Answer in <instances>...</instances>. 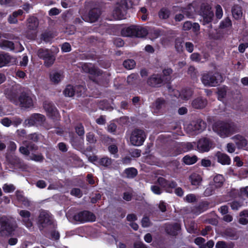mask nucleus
<instances>
[{
  "instance_id": "nucleus-5",
  "label": "nucleus",
  "mask_w": 248,
  "mask_h": 248,
  "mask_svg": "<svg viewBox=\"0 0 248 248\" xmlns=\"http://www.w3.org/2000/svg\"><path fill=\"white\" fill-rule=\"evenodd\" d=\"M128 5L126 0H119L116 3L112 12L114 19L121 20L125 18Z\"/></svg>"
},
{
  "instance_id": "nucleus-24",
  "label": "nucleus",
  "mask_w": 248,
  "mask_h": 248,
  "mask_svg": "<svg viewBox=\"0 0 248 248\" xmlns=\"http://www.w3.org/2000/svg\"><path fill=\"white\" fill-rule=\"evenodd\" d=\"M82 69L85 72L89 73L92 75L98 76L101 74L100 71L91 64H84L82 66Z\"/></svg>"
},
{
  "instance_id": "nucleus-38",
  "label": "nucleus",
  "mask_w": 248,
  "mask_h": 248,
  "mask_svg": "<svg viewBox=\"0 0 248 248\" xmlns=\"http://www.w3.org/2000/svg\"><path fill=\"white\" fill-rule=\"evenodd\" d=\"M55 60V56L52 54V53L44 59V64L47 67L51 66Z\"/></svg>"
},
{
  "instance_id": "nucleus-40",
  "label": "nucleus",
  "mask_w": 248,
  "mask_h": 248,
  "mask_svg": "<svg viewBox=\"0 0 248 248\" xmlns=\"http://www.w3.org/2000/svg\"><path fill=\"white\" fill-rule=\"evenodd\" d=\"M136 65L135 62L133 60L128 59L125 60L123 62L124 66L127 69H133Z\"/></svg>"
},
{
  "instance_id": "nucleus-15",
  "label": "nucleus",
  "mask_w": 248,
  "mask_h": 248,
  "mask_svg": "<svg viewBox=\"0 0 248 248\" xmlns=\"http://www.w3.org/2000/svg\"><path fill=\"white\" fill-rule=\"evenodd\" d=\"M170 90L171 89H169V92L170 93L171 95H174L176 97L179 96L181 99L184 100H187L189 99L193 94L192 90L189 88L184 89L181 93L177 90H173L172 91L173 93H171Z\"/></svg>"
},
{
  "instance_id": "nucleus-17",
  "label": "nucleus",
  "mask_w": 248,
  "mask_h": 248,
  "mask_svg": "<svg viewBox=\"0 0 248 248\" xmlns=\"http://www.w3.org/2000/svg\"><path fill=\"white\" fill-rule=\"evenodd\" d=\"M201 14L206 23L210 22L214 16V13L211 10V7L208 4L203 5L202 6Z\"/></svg>"
},
{
  "instance_id": "nucleus-26",
  "label": "nucleus",
  "mask_w": 248,
  "mask_h": 248,
  "mask_svg": "<svg viewBox=\"0 0 248 248\" xmlns=\"http://www.w3.org/2000/svg\"><path fill=\"white\" fill-rule=\"evenodd\" d=\"M216 156L217 158V161L222 165H229L231 163V159L226 154L217 152Z\"/></svg>"
},
{
  "instance_id": "nucleus-54",
  "label": "nucleus",
  "mask_w": 248,
  "mask_h": 248,
  "mask_svg": "<svg viewBox=\"0 0 248 248\" xmlns=\"http://www.w3.org/2000/svg\"><path fill=\"white\" fill-rule=\"evenodd\" d=\"M0 123L3 125L9 127L12 124V121L10 120L8 118L5 117L1 120Z\"/></svg>"
},
{
  "instance_id": "nucleus-22",
  "label": "nucleus",
  "mask_w": 248,
  "mask_h": 248,
  "mask_svg": "<svg viewBox=\"0 0 248 248\" xmlns=\"http://www.w3.org/2000/svg\"><path fill=\"white\" fill-rule=\"evenodd\" d=\"M189 180L192 186H198L201 185L202 178L200 174L193 172L189 176Z\"/></svg>"
},
{
  "instance_id": "nucleus-42",
  "label": "nucleus",
  "mask_w": 248,
  "mask_h": 248,
  "mask_svg": "<svg viewBox=\"0 0 248 248\" xmlns=\"http://www.w3.org/2000/svg\"><path fill=\"white\" fill-rule=\"evenodd\" d=\"M17 198L18 200L20 202L25 206L28 207L30 205V201L26 197L21 194H17Z\"/></svg>"
},
{
  "instance_id": "nucleus-50",
  "label": "nucleus",
  "mask_w": 248,
  "mask_h": 248,
  "mask_svg": "<svg viewBox=\"0 0 248 248\" xmlns=\"http://www.w3.org/2000/svg\"><path fill=\"white\" fill-rule=\"evenodd\" d=\"M223 16V11L220 5H217L216 7V16L218 19H220Z\"/></svg>"
},
{
  "instance_id": "nucleus-51",
  "label": "nucleus",
  "mask_w": 248,
  "mask_h": 248,
  "mask_svg": "<svg viewBox=\"0 0 248 248\" xmlns=\"http://www.w3.org/2000/svg\"><path fill=\"white\" fill-rule=\"evenodd\" d=\"M5 193H10L14 191L15 187L13 185L5 184L2 187Z\"/></svg>"
},
{
  "instance_id": "nucleus-59",
  "label": "nucleus",
  "mask_w": 248,
  "mask_h": 248,
  "mask_svg": "<svg viewBox=\"0 0 248 248\" xmlns=\"http://www.w3.org/2000/svg\"><path fill=\"white\" fill-rule=\"evenodd\" d=\"M185 200L188 202H192L196 201V196L192 194L187 195L185 198Z\"/></svg>"
},
{
  "instance_id": "nucleus-10",
  "label": "nucleus",
  "mask_w": 248,
  "mask_h": 248,
  "mask_svg": "<svg viewBox=\"0 0 248 248\" xmlns=\"http://www.w3.org/2000/svg\"><path fill=\"white\" fill-rule=\"evenodd\" d=\"M75 221L79 223H85L87 222H93L95 220V215L89 211H84L79 212L74 216Z\"/></svg>"
},
{
  "instance_id": "nucleus-4",
  "label": "nucleus",
  "mask_w": 248,
  "mask_h": 248,
  "mask_svg": "<svg viewBox=\"0 0 248 248\" xmlns=\"http://www.w3.org/2000/svg\"><path fill=\"white\" fill-rule=\"evenodd\" d=\"M122 34L124 36H135L142 38L148 34V30L145 27L142 26H131L124 29Z\"/></svg>"
},
{
  "instance_id": "nucleus-58",
  "label": "nucleus",
  "mask_w": 248,
  "mask_h": 248,
  "mask_svg": "<svg viewBox=\"0 0 248 248\" xmlns=\"http://www.w3.org/2000/svg\"><path fill=\"white\" fill-rule=\"evenodd\" d=\"M62 50L64 52H68L71 51V46L68 43H65L62 46Z\"/></svg>"
},
{
  "instance_id": "nucleus-3",
  "label": "nucleus",
  "mask_w": 248,
  "mask_h": 248,
  "mask_svg": "<svg viewBox=\"0 0 248 248\" xmlns=\"http://www.w3.org/2000/svg\"><path fill=\"white\" fill-rule=\"evenodd\" d=\"M16 225L15 221L5 217L0 218V234L1 236H7L12 234Z\"/></svg>"
},
{
  "instance_id": "nucleus-16",
  "label": "nucleus",
  "mask_w": 248,
  "mask_h": 248,
  "mask_svg": "<svg viewBox=\"0 0 248 248\" xmlns=\"http://www.w3.org/2000/svg\"><path fill=\"white\" fill-rule=\"evenodd\" d=\"M157 182L159 185L165 189L166 192L171 193L172 189L177 186L176 183L174 181H169L163 177H159Z\"/></svg>"
},
{
  "instance_id": "nucleus-2",
  "label": "nucleus",
  "mask_w": 248,
  "mask_h": 248,
  "mask_svg": "<svg viewBox=\"0 0 248 248\" xmlns=\"http://www.w3.org/2000/svg\"><path fill=\"white\" fill-rule=\"evenodd\" d=\"M213 129L220 137L225 138L236 132L238 129L233 123L218 121L215 123Z\"/></svg>"
},
{
  "instance_id": "nucleus-7",
  "label": "nucleus",
  "mask_w": 248,
  "mask_h": 248,
  "mask_svg": "<svg viewBox=\"0 0 248 248\" xmlns=\"http://www.w3.org/2000/svg\"><path fill=\"white\" fill-rule=\"evenodd\" d=\"M206 126V123L204 121L198 120L186 125L185 128L188 134L193 135L201 132L205 128Z\"/></svg>"
},
{
  "instance_id": "nucleus-25",
  "label": "nucleus",
  "mask_w": 248,
  "mask_h": 248,
  "mask_svg": "<svg viewBox=\"0 0 248 248\" xmlns=\"http://www.w3.org/2000/svg\"><path fill=\"white\" fill-rule=\"evenodd\" d=\"M232 140L235 142L238 148H243L247 144L246 139L240 135H237L232 137Z\"/></svg>"
},
{
  "instance_id": "nucleus-23",
  "label": "nucleus",
  "mask_w": 248,
  "mask_h": 248,
  "mask_svg": "<svg viewBox=\"0 0 248 248\" xmlns=\"http://www.w3.org/2000/svg\"><path fill=\"white\" fill-rule=\"evenodd\" d=\"M163 79L161 76L158 74L153 75L148 80V84L151 86L156 87L159 86L162 82Z\"/></svg>"
},
{
  "instance_id": "nucleus-34",
  "label": "nucleus",
  "mask_w": 248,
  "mask_h": 248,
  "mask_svg": "<svg viewBox=\"0 0 248 248\" xmlns=\"http://www.w3.org/2000/svg\"><path fill=\"white\" fill-rule=\"evenodd\" d=\"M183 162L186 165H192L196 163L197 161V157L196 155H186L183 158Z\"/></svg>"
},
{
  "instance_id": "nucleus-41",
  "label": "nucleus",
  "mask_w": 248,
  "mask_h": 248,
  "mask_svg": "<svg viewBox=\"0 0 248 248\" xmlns=\"http://www.w3.org/2000/svg\"><path fill=\"white\" fill-rule=\"evenodd\" d=\"M54 35L52 33L50 32H46L44 33L42 35V39L46 43L50 42L53 38L54 37Z\"/></svg>"
},
{
  "instance_id": "nucleus-56",
  "label": "nucleus",
  "mask_w": 248,
  "mask_h": 248,
  "mask_svg": "<svg viewBox=\"0 0 248 248\" xmlns=\"http://www.w3.org/2000/svg\"><path fill=\"white\" fill-rule=\"evenodd\" d=\"M71 195L78 198L81 197L82 195L80 189L77 188L72 189V190L71 191Z\"/></svg>"
},
{
  "instance_id": "nucleus-57",
  "label": "nucleus",
  "mask_w": 248,
  "mask_h": 248,
  "mask_svg": "<svg viewBox=\"0 0 248 248\" xmlns=\"http://www.w3.org/2000/svg\"><path fill=\"white\" fill-rule=\"evenodd\" d=\"M242 205V203L237 201H234L231 203V207L232 210H238Z\"/></svg>"
},
{
  "instance_id": "nucleus-35",
  "label": "nucleus",
  "mask_w": 248,
  "mask_h": 248,
  "mask_svg": "<svg viewBox=\"0 0 248 248\" xmlns=\"http://www.w3.org/2000/svg\"><path fill=\"white\" fill-rule=\"evenodd\" d=\"M36 149V147H35L34 144H30L27 146L26 147L22 146L19 148L20 152L24 155H28L30 153V150Z\"/></svg>"
},
{
  "instance_id": "nucleus-45",
  "label": "nucleus",
  "mask_w": 248,
  "mask_h": 248,
  "mask_svg": "<svg viewBox=\"0 0 248 248\" xmlns=\"http://www.w3.org/2000/svg\"><path fill=\"white\" fill-rule=\"evenodd\" d=\"M205 241V239L202 237H198L195 240V243L199 246L200 248H206Z\"/></svg>"
},
{
  "instance_id": "nucleus-8",
  "label": "nucleus",
  "mask_w": 248,
  "mask_h": 248,
  "mask_svg": "<svg viewBox=\"0 0 248 248\" xmlns=\"http://www.w3.org/2000/svg\"><path fill=\"white\" fill-rule=\"evenodd\" d=\"M146 136L144 131L141 129H135L131 133L130 141L131 144L139 146L143 143Z\"/></svg>"
},
{
  "instance_id": "nucleus-33",
  "label": "nucleus",
  "mask_w": 248,
  "mask_h": 248,
  "mask_svg": "<svg viewBox=\"0 0 248 248\" xmlns=\"http://www.w3.org/2000/svg\"><path fill=\"white\" fill-rule=\"evenodd\" d=\"M165 106V101L162 99H158L153 104L154 112L157 113L158 112Z\"/></svg>"
},
{
  "instance_id": "nucleus-18",
  "label": "nucleus",
  "mask_w": 248,
  "mask_h": 248,
  "mask_svg": "<svg viewBox=\"0 0 248 248\" xmlns=\"http://www.w3.org/2000/svg\"><path fill=\"white\" fill-rule=\"evenodd\" d=\"M45 120L44 115L40 114H34L32 115L28 119L25 121V123L29 126L38 124L42 123Z\"/></svg>"
},
{
  "instance_id": "nucleus-60",
  "label": "nucleus",
  "mask_w": 248,
  "mask_h": 248,
  "mask_svg": "<svg viewBox=\"0 0 248 248\" xmlns=\"http://www.w3.org/2000/svg\"><path fill=\"white\" fill-rule=\"evenodd\" d=\"M15 50L16 52H21L24 50V47L19 42H16L15 44Z\"/></svg>"
},
{
  "instance_id": "nucleus-19",
  "label": "nucleus",
  "mask_w": 248,
  "mask_h": 248,
  "mask_svg": "<svg viewBox=\"0 0 248 248\" xmlns=\"http://www.w3.org/2000/svg\"><path fill=\"white\" fill-rule=\"evenodd\" d=\"M100 15V11L98 9L91 10L87 15L82 16V19L86 22L93 23L96 21Z\"/></svg>"
},
{
  "instance_id": "nucleus-62",
  "label": "nucleus",
  "mask_w": 248,
  "mask_h": 248,
  "mask_svg": "<svg viewBox=\"0 0 248 248\" xmlns=\"http://www.w3.org/2000/svg\"><path fill=\"white\" fill-rule=\"evenodd\" d=\"M183 145L186 147V149L184 150L185 152L193 149L194 147L196 146V143L195 142H187L184 143Z\"/></svg>"
},
{
  "instance_id": "nucleus-49",
  "label": "nucleus",
  "mask_w": 248,
  "mask_h": 248,
  "mask_svg": "<svg viewBox=\"0 0 248 248\" xmlns=\"http://www.w3.org/2000/svg\"><path fill=\"white\" fill-rule=\"evenodd\" d=\"M232 26L231 20L229 18H225L221 23L220 26L222 28L229 27Z\"/></svg>"
},
{
  "instance_id": "nucleus-46",
  "label": "nucleus",
  "mask_w": 248,
  "mask_h": 248,
  "mask_svg": "<svg viewBox=\"0 0 248 248\" xmlns=\"http://www.w3.org/2000/svg\"><path fill=\"white\" fill-rule=\"evenodd\" d=\"M203 211V210L201 208V205H199V206H194L191 208L190 210L189 211L191 213L195 216L199 215Z\"/></svg>"
},
{
  "instance_id": "nucleus-37",
  "label": "nucleus",
  "mask_w": 248,
  "mask_h": 248,
  "mask_svg": "<svg viewBox=\"0 0 248 248\" xmlns=\"http://www.w3.org/2000/svg\"><path fill=\"white\" fill-rule=\"evenodd\" d=\"M51 53L46 49H40L38 50L37 55L38 57L44 60Z\"/></svg>"
},
{
  "instance_id": "nucleus-27",
  "label": "nucleus",
  "mask_w": 248,
  "mask_h": 248,
  "mask_svg": "<svg viewBox=\"0 0 248 248\" xmlns=\"http://www.w3.org/2000/svg\"><path fill=\"white\" fill-rule=\"evenodd\" d=\"M180 229V224L176 223L173 225L168 224L166 226V231L168 234L175 235Z\"/></svg>"
},
{
  "instance_id": "nucleus-30",
  "label": "nucleus",
  "mask_w": 248,
  "mask_h": 248,
  "mask_svg": "<svg viewBox=\"0 0 248 248\" xmlns=\"http://www.w3.org/2000/svg\"><path fill=\"white\" fill-rule=\"evenodd\" d=\"M63 78V73L61 71L54 72L50 74V80L55 84L58 83Z\"/></svg>"
},
{
  "instance_id": "nucleus-36",
  "label": "nucleus",
  "mask_w": 248,
  "mask_h": 248,
  "mask_svg": "<svg viewBox=\"0 0 248 248\" xmlns=\"http://www.w3.org/2000/svg\"><path fill=\"white\" fill-rule=\"evenodd\" d=\"M10 60V57L7 54H0V67L8 64Z\"/></svg>"
},
{
  "instance_id": "nucleus-39",
  "label": "nucleus",
  "mask_w": 248,
  "mask_h": 248,
  "mask_svg": "<svg viewBox=\"0 0 248 248\" xmlns=\"http://www.w3.org/2000/svg\"><path fill=\"white\" fill-rule=\"evenodd\" d=\"M124 173L128 178H133L137 174V170L134 168H130L125 169Z\"/></svg>"
},
{
  "instance_id": "nucleus-61",
  "label": "nucleus",
  "mask_w": 248,
  "mask_h": 248,
  "mask_svg": "<svg viewBox=\"0 0 248 248\" xmlns=\"http://www.w3.org/2000/svg\"><path fill=\"white\" fill-rule=\"evenodd\" d=\"M217 248H231V247L227 245V244L223 241L218 242L216 245Z\"/></svg>"
},
{
  "instance_id": "nucleus-52",
  "label": "nucleus",
  "mask_w": 248,
  "mask_h": 248,
  "mask_svg": "<svg viewBox=\"0 0 248 248\" xmlns=\"http://www.w3.org/2000/svg\"><path fill=\"white\" fill-rule=\"evenodd\" d=\"M182 42L183 41L181 39H176L175 41V47L178 52H181L183 50Z\"/></svg>"
},
{
  "instance_id": "nucleus-63",
  "label": "nucleus",
  "mask_w": 248,
  "mask_h": 248,
  "mask_svg": "<svg viewBox=\"0 0 248 248\" xmlns=\"http://www.w3.org/2000/svg\"><path fill=\"white\" fill-rule=\"evenodd\" d=\"M151 188L153 192L155 194L159 195L162 193V190L158 186H152Z\"/></svg>"
},
{
  "instance_id": "nucleus-31",
  "label": "nucleus",
  "mask_w": 248,
  "mask_h": 248,
  "mask_svg": "<svg viewBox=\"0 0 248 248\" xmlns=\"http://www.w3.org/2000/svg\"><path fill=\"white\" fill-rule=\"evenodd\" d=\"M0 47L2 49H15V44L12 42L0 38Z\"/></svg>"
},
{
  "instance_id": "nucleus-29",
  "label": "nucleus",
  "mask_w": 248,
  "mask_h": 248,
  "mask_svg": "<svg viewBox=\"0 0 248 248\" xmlns=\"http://www.w3.org/2000/svg\"><path fill=\"white\" fill-rule=\"evenodd\" d=\"M206 100L202 97H199L195 99L193 101L192 103L193 107L197 109L203 108L206 106Z\"/></svg>"
},
{
  "instance_id": "nucleus-14",
  "label": "nucleus",
  "mask_w": 248,
  "mask_h": 248,
  "mask_svg": "<svg viewBox=\"0 0 248 248\" xmlns=\"http://www.w3.org/2000/svg\"><path fill=\"white\" fill-rule=\"evenodd\" d=\"M16 149V145L14 142L11 141L8 147V153L6 155L7 161L10 164L15 165L19 162V159L12 153Z\"/></svg>"
},
{
  "instance_id": "nucleus-28",
  "label": "nucleus",
  "mask_w": 248,
  "mask_h": 248,
  "mask_svg": "<svg viewBox=\"0 0 248 248\" xmlns=\"http://www.w3.org/2000/svg\"><path fill=\"white\" fill-rule=\"evenodd\" d=\"M225 179L221 174H216L213 178V182L212 184L215 188H218L221 187L224 184Z\"/></svg>"
},
{
  "instance_id": "nucleus-44",
  "label": "nucleus",
  "mask_w": 248,
  "mask_h": 248,
  "mask_svg": "<svg viewBox=\"0 0 248 248\" xmlns=\"http://www.w3.org/2000/svg\"><path fill=\"white\" fill-rule=\"evenodd\" d=\"M172 70L170 68H167L163 70V76L161 78L163 79V81L170 79L169 76L172 73Z\"/></svg>"
},
{
  "instance_id": "nucleus-47",
  "label": "nucleus",
  "mask_w": 248,
  "mask_h": 248,
  "mask_svg": "<svg viewBox=\"0 0 248 248\" xmlns=\"http://www.w3.org/2000/svg\"><path fill=\"white\" fill-rule=\"evenodd\" d=\"M99 163L102 166L107 167L111 164V160L108 157H103L99 160Z\"/></svg>"
},
{
  "instance_id": "nucleus-53",
  "label": "nucleus",
  "mask_w": 248,
  "mask_h": 248,
  "mask_svg": "<svg viewBox=\"0 0 248 248\" xmlns=\"http://www.w3.org/2000/svg\"><path fill=\"white\" fill-rule=\"evenodd\" d=\"M86 140L89 142L91 143H94L96 141V140L95 138L94 135L90 132L87 133L86 135Z\"/></svg>"
},
{
  "instance_id": "nucleus-12",
  "label": "nucleus",
  "mask_w": 248,
  "mask_h": 248,
  "mask_svg": "<svg viewBox=\"0 0 248 248\" xmlns=\"http://www.w3.org/2000/svg\"><path fill=\"white\" fill-rule=\"evenodd\" d=\"M44 108L49 117L53 119L57 120L60 116L59 113L54 105L51 102L46 101L44 103Z\"/></svg>"
},
{
  "instance_id": "nucleus-32",
  "label": "nucleus",
  "mask_w": 248,
  "mask_h": 248,
  "mask_svg": "<svg viewBox=\"0 0 248 248\" xmlns=\"http://www.w3.org/2000/svg\"><path fill=\"white\" fill-rule=\"evenodd\" d=\"M232 16L236 19H239L242 16L241 8L238 5H234L232 8Z\"/></svg>"
},
{
  "instance_id": "nucleus-64",
  "label": "nucleus",
  "mask_w": 248,
  "mask_h": 248,
  "mask_svg": "<svg viewBox=\"0 0 248 248\" xmlns=\"http://www.w3.org/2000/svg\"><path fill=\"white\" fill-rule=\"evenodd\" d=\"M141 224L143 227H149L150 225V221L148 217H144L141 221Z\"/></svg>"
},
{
  "instance_id": "nucleus-9",
  "label": "nucleus",
  "mask_w": 248,
  "mask_h": 248,
  "mask_svg": "<svg viewBox=\"0 0 248 248\" xmlns=\"http://www.w3.org/2000/svg\"><path fill=\"white\" fill-rule=\"evenodd\" d=\"M38 21L35 17H31L28 19V32L27 36L29 39H34L36 36V30L38 26Z\"/></svg>"
},
{
  "instance_id": "nucleus-21",
  "label": "nucleus",
  "mask_w": 248,
  "mask_h": 248,
  "mask_svg": "<svg viewBox=\"0 0 248 248\" xmlns=\"http://www.w3.org/2000/svg\"><path fill=\"white\" fill-rule=\"evenodd\" d=\"M197 149L200 152L209 151L211 147V142L206 138L200 140L197 144Z\"/></svg>"
},
{
  "instance_id": "nucleus-11",
  "label": "nucleus",
  "mask_w": 248,
  "mask_h": 248,
  "mask_svg": "<svg viewBox=\"0 0 248 248\" xmlns=\"http://www.w3.org/2000/svg\"><path fill=\"white\" fill-rule=\"evenodd\" d=\"M85 91V88L83 86H77L74 87L71 85H67L63 91V93L66 96L72 97L75 94L77 96H80Z\"/></svg>"
},
{
  "instance_id": "nucleus-6",
  "label": "nucleus",
  "mask_w": 248,
  "mask_h": 248,
  "mask_svg": "<svg viewBox=\"0 0 248 248\" xmlns=\"http://www.w3.org/2000/svg\"><path fill=\"white\" fill-rule=\"evenodd\" d=\"M222 81V77L218 73L214 74L211 73L204 74L202 78V81L205 86H216Z\"/></svg>"
},
{
  "instance_id": "nucleus-43",
  "label": "nucleus",
  "mask_w": 248,
  "mask_h": 248,
  "mask_svg": "<svg viewBox=\"0 0 248 248\" xmlns=\"http://www.w3.org/2000/svg\"><path fill=\"white\" fill-rule=\"evenodd\" d=\"M170 14V11L168 9L162 8L159 12L158 15L160 18L167 19L169 17Z\"/></svg>"
},
{
  "instance_id": "nucleus-20",
  "label": "nucleus",
  "mask_w": 248,
  "mask_h": 248,
  "mask_svg": "<svg viewBox=\"0 0 248 248\" xmlns=\"http://www.w3.org/2000/svg\"><path fill=\"white\" fill-rule=\"evenodd\" d=\"M20 216L22 218L23 224L29 229L31 230L32 227V223L30 219L31 213L27 210H20L19 212Z\"/></svg>"
},
{
  "instance_id": "nucleus-1",
  "label": "nucleus",
  "mask_w": 248,
  "mask_h": 248,
  "mask_svg": "<svg viewBox=\"0 0 248 248\" xmlns=\"http://www.w3.org/2000/svg\"><path fill=\"white\" fill-rule=\"evenodd\" d=\"M6 97L16 105L22 108H30L33 106L34 96L27 93H22L17 99V92L14 88L5 92Z\"/></svg>"
},
{
  "instance_id": "nucleus-48",
  "label": "nucleus",
  "mask_w": 248,
  "mask_h": 248,
  "mask_svg": "<svg viewBox=\"0 0 248 248\" xmlns=\"http://www.w3.org/2000/svg\"><path fill=\"white\" fill-rule=\"evenodd\" d=\"M215 187L211 184L209 187H207L204 192V194L205 196H209L213 194L215 190Z\"/></svg>"
},
{
  "instance_id": "nucleus-55",
  "label": "nucleus",
  "mask_w": 248,
  "mask_h": 248,
  "mask_svg": "<svg viewBox=\"0 0 248 248\" xmlns=\"http://www.w3.org/2000/svg\"><path fill=\"white\" fill-rule=\"evenodd\" d=\"M76 131L79 136H82L84 134V127L81 124H79L76 127Z\"/></svg>"
},
{
  "instance_id": "nucleus-13",
  "label": "nucleus",
  "mask_w": 248,
  "mask_h": 248,
  "mask_svg": "<svg viewBox=\"0 0 248 248\" xmlns=\"http://www.w3.org/2000/svg\"><path fill=\"white\" fill-rule=\"evenodd\" d=\"M38 223L42 227L44 228L52 223V217L46 211H41L38 218Z\"/></svg>"
}]
</instances>
